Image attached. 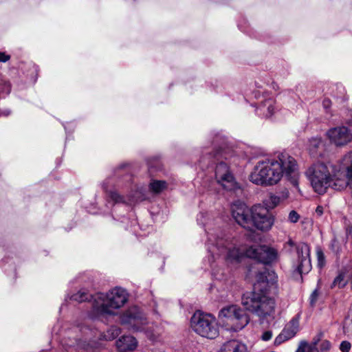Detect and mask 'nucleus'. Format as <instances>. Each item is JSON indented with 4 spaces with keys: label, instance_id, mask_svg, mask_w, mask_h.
<instances>
[{
    "label": "nucleus",
    "instance_id": "1",
    "mask_svg": "<svg viewBox=\"0 0 352 352\" xmlns=\"http://www.w3.org/2000/svg\"><path fill=\"white\" fill-rule=\"evenodd\" d=\"M206 247L213 260L222 257L227 265L235 266L246 256L265 265L275 261L278 256L277 251L267 245H252L244 248L239 240L225 234L219 228H211L206 225Z\"/></svg>",
    "mask_w": 352,
    "mask_h": 352
},
{
    "label": "nucleus",
    "instance_id": "2",
    "mask_svg": "<svg viewBox=\"0 0 352 352\" xmlns=\"http://www.w3.org/2000/svg\"><path fill=\"white\" fill-rule=\"evenodd\" d=\"M285 176L294 186L298 185V170L296 160L287 153H278L272 157L259 160L250 175L253 184L272 186Z\"/></svg>",
    "mask_w": 352,
    "mask_h": 352
},
{
    "label": "nucleus",
    "instance_id": "3",
    "mask_svg": "<svg viewBox=\"0 0 352 352\" xmlns=\"http://www.w3.org/2000/svg\"><path fill=\"white\" fill-rule=\"evenodd\" d=\"M276 282V276L273 271L265 270L257 275V283L254 291L243 295L242 305L245 309L254 314L261 320L271 316L275 311L276 302L274 298L269 296L268 287Z\"/></svg>",
    "mask_w": 352,
    "mask_h": 352
},
{
    "label": "nucleus",
    "instance_id": "4",
    "mask_svg": "<svg viewBox=\"0 0 352 352\" xmlns=\"http://www.w3.org/2000/svg\"><path fill=\"white\" fill-rule=\"evenodd\" d=\"M114 179L108 178L102 184V188L109 199L114 204L132 205L147 199L146 188L133 184L131 175L116 173V183Z\"/></svg>",
    "mask_w": 352,
    "mask_h": 352
},
{
    "label": "nucleus",
    "instance_id": "5",
    "mask_svg": "<svg viewBox=\"0 0 352 352\" xmlns=\"http://www.w3.org/2000/svg\"><path fill=\"white\" fill-rule=\"evenodd\" d=\"M232 215L241 227L252 231L267 230L274 223L272 215L261 205L249 208L245 203L236 201L232 205Z\"/></svg>",
    "mask_w": 352,
    "mask_h": 352
},
{
    "label": "nucleus",
    "instance_id": "6",
    "mask_svg": "<svg viewBox=\"0 0 352 352\" xmlns=\"http://www.w3.org/2000/svg\"><path fill=\"white\" fill-rule=\"evenodd\" d=\"M222 159L228 160V157L226 151L221 148L217 150L214 154H212L210 151H206L205 155L201 157L199 164L201 168H208L210 163L216 164L214 177L217 182L228 191L239 189V184L236 182L228 163L223 162Z\"/></svg>",
    "mask_w": 352,
    "mask_h": 352
},
{
    "label": "nucleus",
    "instance_id": "7",
    "mask_svg": "<svg viewBox=\"0 0 352 352\" xmlns=\"http://www.w3.org/2000/svg\"><path fill=\"white\" fill-rule=\"evenodd\" d=\"M127 301L128 294L121 287H115L106 294L98 293L94 296L90 317L96 319L101 316H113L115 311L123 307Z\"/></svg>",
    "mask_w": 352,
    "mask_h": 352
},
{
    "label": "nucleus",
    "instance_id": "8",
    "mask_svg": "<svg viewBox=\"0 0 352 352\" xmlns=\"http://www.w3.org/2000/svg\"><path fill=\"white\" fill-rule=\"evenodd\" d=\"M74 331H80L84 338L72 337L69 336L63 340V345L67 349V348H74L75 349H83L87 350L90 345L89 341L91 339H103L111 340L118 337L120 333V329L116 326L111 327L106 332L101 333L96 329H91L89 324L86 322L74 327Z\"/></svg>",
    "mask_w": 352,
    "mask_h": 352
},
{
    "label": "nucleus",
    "instance_id": "9",
    "mask_svg": "<svg viewBox=\"0 0 352 352\" xmlns=\"http://www.w3.org/2000/svg\"><path fill=\"white\" fill-rule=\"evenodd\" d=\"M333 170V167L331 164L324 163L314 164L309 168L307 173L311 186L316 192L323 194L331 186Z\"/></svg>",
    "mask_w": 352,
    "mask_h": 352
},
{
    "label": "nucleus",
    "instance_id": "10",
    "mask_svg": "<svg viewBox=\"0 0 352 352\" xmlns=\"http://www.w3.org/2000/svg\"><path fill=\"white\" fill-rule=\"evenodd\" d=\"M190 325L195 332L208 339H214L219 334L216 319L210 314L196 311L191 317Z\"/></svg>",
    "mask_w": 352,
    "mask_h": 352
},
{
    "label": "nucleus",
    "instance_id": "11",
    "mask_svg": "<svg viewBox=\"0 0 352 352\" xmlns=\"http://www.w3.org/2000/svg\"><path fill=\"white\" fill-rule=\"evenodd\" d=\"M120 318L121 324L133 332L145 331V327L148 323L145 312L135 305L125 310Z\"/></svg>",
    "mask_w": 352,
    "mask_h": 352
},
{
    "label": "nucleus",
    "instance_id": "12",
    "mask_svg": "<svg viewBox=\"0 0 352 352\" xmlns=\"http://www.w3.org/2000/svg\"><path fill=\"white\" fill-rule=\"evenodd\" d=\"M219 318L235 331L244 328L249 322L250 318L245 311L236 305H230L221 309Z\"/></svg>",
    "mask_w": 352,
    "mask_h": 352
},
{
    "label": "nucleus",
    "instance_id": "13",
    "mask_svg": "<svg viewBox=\"0 0 352 352\" xmlns=\"http://www.w3.org/2000/svg\"><path fill=\"white\" fill-rule=\"evenodd\" d=\"M288 244L291 246H296L298 256L296 270L299 274H307L311 269L310 259V248L305 243L295 244L292 240H289Z\"/></svg>",
    "mask_w": 352,
    "mask_h": 352
},
{
    "label": "nucleus",
    "instance_id": "14",
    "mask_svg": "<svg viewBox=\"0 0 352 352\" xmlns=\"http://www.w3.org/2000/svg\"><path fill=\"white\" fill-rule=\"evenodd\" d=\"M327 135L331 143L339 146L346 144L352 140V134L346 126L331 128L327 132Z\"/></svg>",
    "mask_w": 352,
    "mask_h": 352
},
{
    "label": "nucleus",
    "instance_id": "15",
    "mask_svg": "<svg viewBox=\"0 0 352 352\" xmlns=\"http://www.w3.org/2000/svg\"><path fill=\"white\" fill-rule=\"evenodd\" d=\"M343 166L346 168V177L336 179L333 184V188L337 190L344 189L349 184H352V152L346 154L342 159Z\"/></svg>",
    "mask_w": 352,
    "mask_h": 352
},
{
    "label": "nucleus",
    "instance_id": "16",
    "mask_svg": "<svg viewBox=\"0 0 352 352\" xmlns=\"http://www.w3.org/2000/svg\"><path fill=\"white\" fill-rule=\"evenodd\" d=\"M299 329V320L298 318H293L288 324L285 325L281 333L275 338L274 344L278 346L296 336Z\"/></svg>",
    "mask_w": 352,
    "mask_h": 352
},
{
    "label": "nucleus",
    "instance_id": "17",
    "mask_svg": "<svg viewBox=\"0 0 352 352\" xmlns=\"http://www.w3.org/2000/svg\"><path fill=\"white\" fill-rule=\"evenodd\" d=\"M119 352H131L138 346L136 338L132 336H123L116 341Z\"/></svg>",
    "mask_w": 352,
    "mask_h": 352
},
{
    "label": "nucleus",
    "instance_id": "18",
    "mask_svg": "<svg viewBox=\"0 0 352 352\" xmlns=\"http://www.w3.org/2000/svg\"><path fill=\"white\" fill-rule=\"evenodd\" d=\"M322 336L323 333L320 332L313 338L311 342H308L305 340H301L299 342L298 347L296 352H319V349L317 346Z\"/></svg>",
    "mask_w": 352,
    "mask_h": 352
},
{
    "label": "nucleus",
    "instance_id": "19",
    "mask_svg": "<svg viewBox=\"0 0 352 352\" xmlns=\"http://www.w3.org/2000/svg\"><path fill=\"white\" fill-rule=\"evenodd\" d=\"M221 352H248V350L245 344L236 340H232L223 344Z\"/></svg>",
    "mask_w": 352,
    "mask_h": 352
},
{
    "label": "nucleus",
    "instance_id": "20",
    "mask_svg": "<svg viewBox=\"0 0 352 352\" xmlns=\"http://www.w3.org/2000/svg\"><path fill=\"white\" fill-rule=\"evenodd\" d=\"M322 146V141L321 138L319 137L309 139L307 144V149L309 151L310 155L314 157L321 155L320 149Z\"/></svg>",
    "mask_w": 352,
    "mask_h": 352
},
{
    "label": "nucleus",
    "instance_id": "21",
    "mask_svg": "<svg viewBox=\"0 0 352 352\" xmlns=\"http://www.w3.org/2000/svg\"><path fill=\"white\" fill-rule=\"evenodd\" d=\"M276 102L272 98H267L261 101L258 110L263 113L266 118H270L275 112Z\"/></svg>",
    "mask_w": 352,
    "mask_h": 352
},
{
    "label": "nucleus",
    "instance_id": "22",
    "mask_svg": "<svg viewBox=\"0 0 352 352\" xmlns=\"http://www.w3.org/2000/svg\"><path fill=\"white\" fill-rule=\"evenodd\" d=\"M168 186L166 182L164 180L152 179L148 185V190L153 194H160Z\"/></svg>",
    "mask_w": 352,
    "mask_h": 352
},
{
    "label": "nucleus",
    "instance_id": "23",
    "mask_svg": "<svg viewBox=\"0 0 352 352\" xmlns=\"http://www.w3.org/2000/svg\"><path fill=\"white\" fill-rule=\"evenodd\" d=\"M70 300L76 301L78 302H82L91 300H94V296L89 294L87 290L81 289L78 291L76 294L72 295L70 297ZM94 302V301H93V303Z\"/></svg>",
    "mask_w": 352,
    "mask_h": 352
},
{
    "label": "nucleus",
    "instance_id": "24",
    "mask_svg": "<svg viewBox=\"0 0 352 352\" xmlns=\"http://www.w3.org/2000/svg\"><path fill=\"white\" fill-rule=\"evenodd\" d=\"M279 197L273 194H270L269 197L264 201L263 203L265 204V206L263 207L265 208L269 212V209H272L275 208L279 204Z\"/></svg>",
    "mask_w": 352,
    "mask_h": 352
},
{
    "label": "nucleus",
    "instance_id": "25",
    "mask_svg": "<svg viewBox=\"0 0 352 352\" xmlns=\"http://www.w3.org/2000/svg\"><path fill=\"white\" fill-rule=\"evenodd\" d=\"M10 89V85L8 82L0 80V96L8 94Z\"/></svg>",
    "mask_w": 352,
    "mask_h": 352
},
{
    "label": "nucleus",
    "instance_id": "26",
    "mask_svg": "<svg viewBox=\"0 0 352 352\" xmlns=\"http://www.w3.org/2000/svg\"><path fill=\"white\" fill-rule=\"evenodd\" d=\"M318 266L320 268H322L325 265V257L323 252L321 249L318 248L316 251Z\"/></svg>",
    "mask_w": 352,
    "mask_h": 352
},
{
    "label": "nucleus",
    "instance_id": "27",
    "mask_svg": "<svg viewBox=\"0 0 352 352\" xmlns=\"http://www.w3.org/2000/svg\"><path fill=\"white\" fill-rule=\"evenodd\" d=\"M319 344V352H326L328 351L331 348V343L329 341L327 340H320L318 343Z\"/></svg>",
    "mask_w": 352,
    "mask_h": 352
},
{
    "label": "nucleus",
    "instance_id": "28",
    "mask_svg": "<svg viewBox=\"0 0 352 352\" xmlns=\"http://www.w3.org/2000/svg\"><path fill=\"white\" fill-rule=\"evenodd\" d=\"M221 270H212V276L217 280H224L226 278V275L222 272L220 274Z\"/></svg>",
    "mask_w": 352,
    "mask_h": 352
},
{
    "label": "nucleus",
    "instance_id": "29",
    "mask_svg": "<svg viewBox=\"0 0 352 352\" xmlns=\"http://www.w3.org/2000/svg\"><path fill=\"white\" fill-rule=\"evenodd\" d=\"M288 218L290 222L296 223L299 220L300 215L295 210H292Z\"/></svg>",
    "mask_w": 352,
    "mask_h": 352
},
{
    "label": "nucleus",
    "instance_id": "30",
    "mask_svg": "<svg viewBox=\"0 0 352 352\" xmlns=\"http://www.w3.org/2000/svg\"><path fill=\"white\" fill-rule=\"evenodd\" d=\"M319 296V293L318 289H315L310 296V305L314 307L318 300V297Z\"/></svg>",
    "mask_w": 352,
    "mask_h": 352
},
{
    "label": "nucleus",
    "instance_id": "31",
    "mask_svg": "<svg viewBox=\"0 0 352 352\" xmlns=\"http://www.w3.org/2000/svg\"><path fill=\"white\" fill-rule=\"evenodd\" d=\"M340 349L342 352H348L351 349V344L347 341H342L340 344Z\"/></svg>",
    "mask_w": 352,
    "mask_h": 352
},
{
    "label": "nucleus",
    "instance_id": "32",
    "mask_svg": "<svg viewBox=\"0 0 352 352\" xmlns=\"http://www.w3.org/2000/svg\"><path fill=\"white\" fill-rule=\"evenodd\" d=\"M145 333L147 336V338L151 340V341H157V338H158V336L156 335L155 333H154L151 330H146L145 331Z\"/></svg>",
    "mask_w": 352,
    "mask_h": 352
},
{
    "label": "nucleus",
    "instance_id": "33",
    "mask_svg": "<svg viewBox=\"0 0 352 352\" xmlns=\"http://www.w3.org/2000/svg\"><path fill=\"white\" fill-rule=\"evenodd\" d=\"M207 214L204 212H200L197 216V222L199 224L204 225V220L206 218Z\"/></svg>",
    "mask_w": 352,
    "mask_h": 352
},
{
    "label": "nucleus",
    "instance_id": "34",
    "mask_svg": "<svg viewBox=\"0 0 352 352\" xmlns=\"http://www.w3.org/2000/svg\"><path fill=\"white\" fill-rule=\"evenodd\" d=\"M324 214V208L322 206H318L315 211V215L317 217H320Z\"/></svg>",
    "mask_w": 352,
    "mask_h": 352
},
{
    "label": "nucleus",
    "instance_id": "35",
    "mask_svg": "<svg viewBox=\"0 0 352 352\" xmlns=\"http://www.w3.org/2000/svg\"><path fill=\"white\" fill-rule=\"evenodd\" d=\"M272 337V333L270 331H267L262 335V339L265 341L270 340Z\"/></svg>",
    "mask_w": 352,
    "mask_h": 352
},
{
    "label": "nucleus",
    "instance_id": "36",
    "mask_svg": "<svg viewBox=\"0 0 352 352\" xmlns=\"http://www.w3.org/2000/svg\"><path fill=\"white\" fill-rule=\"evenodd\" d=\"M10 58V56L9 55H7L3 52H0V62L6 63Z\"/></svg>",
    "mask_w": 352,
    "mask_h": 352
},
{
    "label": "nucleus",
    "instance_id": "37",
    "mask_svg": "<svg viewBox=\"0 0 352 352\" xmlns=\"http://www.w3.org/2000/svg\"><path fill=\"white\" fill-rule=\"evenodd\" d=\"M322 105L325 109H328L331 106V101L329 99H324L322 102Z\"/></svg>",
    "mask_w": 352,
    "mask_h": 352
},
{
    "label": "nucleus",
    "instance_id": "38",
    "mask_svg": "<svg viewBox=\"0 0 352 352\" xmlns=\"http://www.w3.org/2000/svg\"><path fill=\"white\" fill-rule=\"evenodd\" d=\"M10 110H5L0 115L1 116H8V115H10Z\"/></svg>",
    "mask_w": 352,
    "mask_h": 352
},
{
    "label": "nucleus",
    "instance_id": "39",
    "mask_svg": "<svg viewBox=\"0 0 352 352\" xmlns=\"http://www.w3.org/2000/svg\"><path fill=\"white\" fill-rule=\"evenodd\" d=\"M125 166H126V165L123 164L120 165V166H119V168H119V169H122V168H123Z\"/></svg>",
    "mask_w": 352,
    "mask_h": 352
},
{
    "label": "nucleus",
    "instance_id": "40",
    "mask_svg": "<svg viewBox=\"0 0 352 352\" xmlns=\"http://www.w3.org/2000/svg\"><path fill=\"white\" fill-rule=\"evenodd\" d=\"M63 305H64V303H63V304L61 305V306H60V311H61V309H63Z\"/></svg>",
    "mask_w": 352,
    "mask_h": 352
}]
</instances>
